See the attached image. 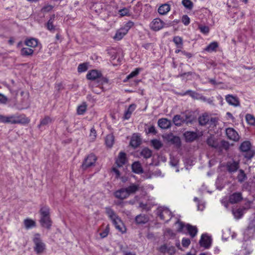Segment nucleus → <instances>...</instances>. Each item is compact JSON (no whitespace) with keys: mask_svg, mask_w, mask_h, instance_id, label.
<instances>
[{"mask_svg":"<svg viewBox=\"0 0 255 255\" xmlns=\"http://www.w3.org/2000/svg\"><path fill=\"white\" fill-rule=\"evenodd\" d=\"M32 241L34 244L33 249L37 254L43 253L46 250V245L42 241L41 235L36 233L33 235Z\"/></svg>","mask_w":255,"mask_h":255,"instance_id":"f257e3e1","label":"nucleus"},{"mask_svg":"<svg viewBox=\"0 0 255 255\" xmlns=\"http://www.w3.org/2000/svg\"><path fill=\"white\" fill-rule=\"evenodd\" d=\"M9 124H27L30 122V119L24 114L16 113L8 115Z\"/></svg>","mask_w":255,"mask_h":255,"instance_id":"f03ea898","label":"nucleus"},{"mask_svg":"<svg viewBox=\"0 0 255 255\" xmlns=\"http://www.w3.org/2000/svg\"><path fill=\"white\" fill-rule=\"evenodd\" d=\"M251 144L249 141H244L240 145L241 150L244 152L243 155L248 159H251L255 155V152L251 149Z\"/></svg>","mask_w":255,"mask_h":255,"instance_id":"7ed1b4c3","label":"nucleus"},{"mask_svg":"<svg viewBox=\"0 0 255 255\" xmlns=\"http://www.w3.org/2000/svg\"><path fill=\"white\" fill-rule=\"evenodd\" d=\"M97 160V157L94 154H90L83 161L81 168L83 170H85L88 168L95 165V163Z\"/></svg>","mask_w":255,"mask_h":255,"instance_id":"20e7f679","label":"nucleus"},{"mask_svg":"<svg viewBox=\"0 0 255 255\" xmlns=\"http://www.w3.org/2000/svg\"><path fill=\"white\" fill-rule=\"evenodd\" d=\"M158 215L160 219L168 222L172 218V213L167 208L161 207L158 209Z\"/></svg>","mask_w":255,"mask_h":255,"instance_id":"39448f33","label":"nucleus"},{"mask_svg":"<svg viewBox=\"0 0 255 255\" xmlns=\"http://www.w3.org/2000/svg\"><path fill=\"white\" fill-rule=\"evenodd\" d=\"M165 23L160 18L154 19L150 23V28L153 31H158L164 27Z\"/></svg>","mask_w":255,"mask_h":255,"instance_id":"423d86ee","label":"nucleus"},{"mask_svg":"<svg viewBox=\"0 0 255 255\" xmlns=\"http://www.w3.org/2000/svg\"><path fill=\"white\" fill-rule=\"evenodd\" d=\"M239 161L234 160H229L226 164V168L230 173L236 172L239 168Z\"/></svg>","mask_w":255,"mask_h":255,"instance_id":"0eeeda50","label":"nucleus"},{"mask_svg":"<svg viewBox=\"0 0 255 255\" xmlns=\"http://www.w3.org/2000/svg\"><path fill=\"white\" fill-rule=\"evenodd\" d=\"M226 133L228 138L233 141H238L240 136L236 130L232 128H228L226 129Z\"/></svg>","mask_w":255,"mask_h":255,"instance_id":"6e6552de","label":"nucleus"},{"mask_svg":"<svg viewBox=\"0 0 255 255\" xmlns=\"http://www.w3.org/2000/svg\"><path fill=\"white\" fill-rule=\"evenodd\" d=\"M192 120H187L185 119L184 117H182L181 115H176L174 116L173 118V122L174 125L176 126L179 127L182 125L183 123L188 124L191 123Z\"/></svg>","mask_w":255,"mask_h":255,"instance_id":"1a4fd4ad","label":"nucleus"},{"mask_svg":"<svg viewBox=\"0 0 255 255\" xmlns=\"http://www.w3.org/2000/svg\"><path fill=\"white\" fill-rule=\"evenodd\" d=\"M201 247L208 249L211 245V238L207 234H203L199 241Z\"/></svg>","mask_w":255,"mask_h":255,"instance_id":"9d476101","label":"nucleus"},{"mask_svg":"<svg viewBox=\"0 0 255 255\" xmlns=\"http://www.w3.org/2000/svg\"><path fill=\"white\" fill-rule=\"evenodd\" d=\"M159 251L164 254H167L169 255H173L175 252V248L173 246H169L164 244L159 247Z\"/></svg>","mask_w":255,"mask_h":255,"instance_id":"9b49d317","label":"nucleus"},{"mask_svg":"<svg viewBox=\"0 0 255 255\" xmlns=\"http://www.w3.org/2000/svg\"><path fill=\"white\" fill-rule=\"evenodd\" d=\"M106 214L112 223L118 220L120 218L118 216L115 211L110 207H106L105 208Z\"/></svg>","mask_w":255,"mask_h":255,"instance_id":"f8f14e48","label":"nucleus"},{"mask_svg":"<svg viewBox=\"0 0 255 255\" xmlns=\"http://www.w3.org/2000/svg\"><path fill=\"white\" fill-rule=\"evenodd\" d=\"M225 99L230 105L238 107L240 105L239 99L236 96H234L232 95H228L226 96Z\"/></svg>","mask_w":255,"mask_h":255,"instance_id":"ddd939ff","label":"nucleus"},{"mask_svg":"<svg viewBox=\"0 0 255 255\" xmlns=\"http://www.w3.org/2000/svg\"><path fill=\"white\" fill-rule=\"evenodd\" d=\"M102 76V73L97 70H90L87 75L86 77L87 79L90 80H96L99 79Z\"/></svg>","mask_w":255,"mask_h":255,"instance_id":"4468645a","label":"nucleus"},{"mask_svg":"<svg viewBox=\"0 0 255 255\" xmlns=\"http://www.w3.org/2000/svg\"><path fill=\"white\" fill-rule=\"evenodd\" d=\"M114 194L116 198L121 200L126 199L129 196L125 188H123L116 191Z\"/></svg>","mask_w":255,"mask_h":255,"instance_id":"2eb2a0df","label":"nucleus"},{"mask_svg":"<svg viewBox=\"0 0 255 255\" xmlns=\"http://www.w3.org/2000/svg\"><path fill=\"white\" fill-rule=\"evenodd\" d=\"M127 161V159L126 157V154L124 152H120L116 161V163L118 166H123L126 163Z\"/></svg>","mask_w":255,"mask_h":255,"instance_id":"dca6fc26","label":"nucleus"},{"mask_svg":"<svg viewBox=\"0 0 255 255\" xmlns=\"http://www.w3.org/2000/svg\"><path fill=\"white\" fill-rule=\"evenodd\" d=\"M243 197L240 192H235L229 196V202L232 204H236L242 201Z\"/></svg>","mask_w":255,"mask_h":255,"instance_id":"f3484780","label":"nucleus"},{"mask_svg":"<svg viewBox=\"0 0 255 255\" xmlns=\"http://www.w3.org/2000/svg\"><path fill=\"white\" fill-rule=\"evenodd\" d=\"M116 229L122 234L126 232V228L121 218L113 223Z\"/></svg>","mask_w":255,"mask_h":255,"instance_id":"a211bd4d","label":"nucleus"},{"mask_svg":"<svg viewBox=\"0 0 255 255\" xmlns=\"http://www.w3.org/2000/svg\"><path fill=\"white\" fill-rule=\"evenodd\" d=\"M158 125L162 129H167L171 127V122L167 119L162 118L158 120Z\"/></svg>","mask_w":255,"mask_h":255,"instance_id":"6ab92c4d","label":"nucleus"},{"mask_svg":"<svg viewBox=\"0 0 255 255\" xmlns=\"http://www.w3.org/2000/svg\"><path fill=\"white\" fill-rule=\"evenodd\" d=\"M40 222L42 227L47 229H50L51 226L50 217H40Z\"/></svg>","mask_w":255,"mask_h":255,"instance_id":"aec40b11","label":"nucleus"},{"mask_svg":"<svg viewBox=\"0 0 255 255\" xmlns=\"http://www.w3.org/2000/svg\"><path fill=\"white\" fill-rule=\"evenodd\" d=\"M170 10V5L167 3L161 4L158 8V12L160 15L166 14Z\"/></svg>","mask_w":255,"mask_h":255,"instance_id":"412c9836","label":"nucleus"},{"mask_svg":"<svg viewBox=\"0 0 255 255\" xmlns=\"http://www.w3.org/2000/svg\"><path fill=\"white\" fill-rule=\"evenodd\" d=\"M149 220L147 216L144 214H140L137 215L135 219V221L137 224H144L146 223Z\"/></svg>","mask_w":255,"mask_h":255,"instance_id":"4be33fe9","label":"nucleus"},{"mask_svg":"<svg viewBox=\"0 0 255 255\" xmlns=\"http://www.w3.org/2000/svg\"><path fill=\"white\" fill-rule=\"evenodd\" d=\"M141 143V139L137 135L133 134L132 136L130 141V145L136 148L138 147Z\"/></svg>","mask_w":255,"mask_h":255,"instance_id":"5701e85b","label":"nucleus"},{"mask_svg":"<svg viewBox=\"0 0 255 255\" xmlns=\"http://www.w3.org/2000/svg\"><path fill=\"white\" fill-rule=\"evenodd\" d=\"M184 136L187 141L191 142L195 140L197 138V134L193 131H186L184 133Z\"/></svg>","mask_w":255,"mask_h":255,"instance_id":"b1692460","label":"nucleus"},{"mask_svg":"<svg viewBox=\"0 0 255 255\" xmlns=\"http://www.w3.org/2000/svg\"><path fill=\"white\" fill-rule=\"evenodd\" d=\"M38 40L34 38L26 39L24 41V44L27 46L31 48L36 47L38 45Z\"/></svg>","mask_w":255,"mask_h":255,"instance_id":"393cba45","label":"nucleus"},{"mask_svg":"<svg viewBox=\"0 0 255 255\" xmlns=\"http://www.w3.org/2000/svg\"><path fill=\"white\" fill-rule=\"evenodd\" d=\"M128 32L123 27L117 31L116 34L114 36V39L116 40H121Z\"/></svg>","mask_w":255,"mask_h":255,"instance_id":"a878e982","label":"nucleus"},{"mask_svg":"<svg viewBox=\"0 0 255 255\" xmlns=\"http://www.w3.org/2000/svg\"><path fill=\"white\" fill-rule=\"evenodd\" d=\"M207 143L210 146L217 148L219 146V142L217 139L213 136H210L207 140Z\"/></svg>","mask_w":255,"mask_h":255,"instance_id":"bb28decb","label":"nucleus"},{"mask_svg":"<svg viewBox=\"0 0 255 255\" xmlns=\"http://www.w3.org/2000/svg\"><path fill=\"white\" fill-rule=\"evenodd\" d=\"M136 108L135 104H131L128 107V110L125 112L124 118L125 120H128L130 118L132 113L134 111Z\"/></svg>","mask_w":255,"mask_h":255,"instance_id":"cd10ccee","label":"nucleus"},{"mask_svg":"<svg viewBox=\"0 0 255 255\" xmlns=\"http://www.w3.org/2000/svg\"><path fill=\"white\" fill-rule=\"evenodd\" d=\"M132 171L135 173H142L143 170L140 163L139 162H134L131 166Z\"/></svg>","mask_w":255,"mask_h":255,"instance_id":"c85d7f7f","label":"nucleus"},{"mask_svg":"<svg viewBox=\"0 0 255 255\" xmlns=\"http://www.w3.org/2000/svg\"><path fill=\"white\" fill-rule=\"evenodd\" d=\"M34 50L28 47H23L20 50V55L22 56H29L33 55Z\"/></svg>","mask_w":255,"mask_h":255,"instance_id":"c756f323","label":"nucleus"},{"mask_svg":"<svg viewBox=\"0 0 255 255\" xmlns=\"http://www.w3.org/2000/svg\"><path fill=\"white\" fill-rule=\"evenodd\" d=\"M186 229L192 238H194L197 235L198 230L196 227L187 224L186 226Z\"/></svg>","mask_w":255,"mask_h":255,"instance_id":"7c9ffc66","label":"nucleus"},{"mask_svg":"<svg viewBox=\"0 0 255 255\" xmlns=\"http://www.w3.org/2000/svg\"><path fill=\"white\" fill-rule=\"evenodd\" d=\"M125 189L129 196V195L135 193L139 190V186L134 184H131L128 187L125 188Z\"/></svg>","mask_w":255,"mask_h":255,"instance_id":"2f4dec72","label":"nucleus"},{"mask_svg":"<svg viewBox=\"0 0 255 255\" xmlns=\"http://www.w3.org/2000/svg\"><path fill=\"white\" fill-rule=\"evenodd\" d=\"M219 46L217 42L214 41L210 43L205 49L206 51L208 52H212L216 51L217 48Z\"/></svg>","mask_w":255,"mask_h":255,"instance_id":"473e14b6","label":"nucleus"},{"mask_svg":"<svg viewBox=\"0 0 255 255\" xmlns=\"http://www.w3.org/2000/svg\"><path fill=\"white\" fill-rule=\"evenodd\" d=\"M23 223L24 227L26 229H31L36 226L35 222L30 219H25L23 221Z\"/></svg>","mask_w":255,"mask_h":255,"instance_id":"72a5a7b5","label":"nucleus"},{"mask_svg":"<svg viewBox=\"0 0 255 255\" xmlns=\"http://www.w3.org/2000/svg\"><path fill=\"white\" fill-rule=\"evenodd\" d=\"M173 41L178 48H182L183 46V39L179 36H174L173 38Z\"/></svg>","mask_w":255,"mask_h":255,"instance_id":"f704fd0d","label":"nucleus"},{"mask_svg":"<svg viewBox=\"0 0 255 255\" xmlns=\"http://www.w3.org/2000/svg\"><path fill=\"white\" fill-rule=\"evenodd\" d=\"M39 212L40 217H50V209L47 206L41 207Z\"/></svg>","mask_w":255,"mask_h":255,"instance_id":"c9c22d12","label":"nucleus"},{"mask_svg":"<svg viewBox=\"0 0 255 255\" xmlns=\"http://www.w3.org/2000/svg\"><path fill=\"white\" fill-rule=\"evenodd\" d=\"M141 69L139 68H136L134 71H132L129 74H128L126 78L124 80V82H127L129 79H131L137 75L139 74V72L141 71Z\"/></svg>","mask_w":255,"mask_h":255,"instance_id":"e433bc0d","label":"nucleus"},{"mask_svg":"<svg viewBox=\"0 0 255 255\" xmlns=\"http://www.w3.org/2000/svg\"><path fill=\"white\" fill-rule=\"evenodd\" d=\"M114 143V136L113 134H110L107 135L105 138V143L109 147H111Z\"/></svg>","mask_w":255,"mask_h":255,"instance_id":"4c0bfd02","label":"nucleus"},{"mask_svg":"<svg viewBox=\"0 0 255 255\" xmlns=\"http://www.w3.org/2000/svg\"><path fill=\"white\" fill-rule=\"evenodd\" d=\"M54 19V15H53L52 17H50L46 24L47 29L52 32H53L55 30V26L53 24Z\"/></svg>","mask_w":255,"mask_h":255,"instance_id":"58836bf2","label":"nucleus"},{"mask_svg":"<svg viewBox=\"0 0 255 255\" xmlns=\"http://www.w3.org/2000/svg\"><path fill=\"white\" fill-rule=\"evenodd\" d=\"M247 179V176L243 169H240L239 171V173L237 176V179L239 182L243 183Z\"/></svg>","mask_w":255,"mask_h":255,"instance_id":"ea45409f","label":"nucleus"},{"mask_svg":"<svg viewBox=\"0 0 255 255\" xmlns=\"http://www.w3.org/2000/svg\"><path fill=\"white\" fill-rule=\"evenodd\" d=\"M51 121L52 120L49 117L46 116L40 120V124L38 125V127L39 128H40L42 127L48 125Z\"/></svg>","mask_w":255,"mask_h":255,"instance_id":"a19ab883","label":"nucleus"},{"mask_svg":"<svg viewBox=\"0 0 255 255\" xmlns=\"http://www.w3.org/2000/svg\"><path fill=\"white\" fill-rule=\"evenodd\" d=\"M209 121V117L207 115L204 114L199 118V123L201 126L206 125Z\"/></svg>","mask_w":255,"mask_h":255,"instance_id":"79ce46f5","label":"nucleus"},{"mask_svg":"<svg viewBox=\"0 0 255 255\" xmlns=\"http://www.w3.org/2000/svg\"><path fill=\"white\" fill-rule=\"evenodd\" d=\"M152 155V151L148 148H145L140 152V155L144 158L147 159L150 158Z\"/></svg>","mask_w":255,"mask_h":255,"instance_id":"37998d69","label":"nucleus"},{"mask_svg":"<svg viewBox=\"0 0 255 255\" xmlns=\"http://www.w3.org/2000/svg\"><path fill=\"white\" fill-rule=\"evenodd\" d=\"M118 13L120 15L121 17L125 16H129L131 15L129 8L127 7H124L122 9L119 10Z\"/></svg>","mask_w":255,"mask_h":255,"instance_id":"c03bdc74","label":"nucleus"},{"mask_svg":"<svg viewBox=\"0 0 255 255\" xmlns=\"http://www.w3.org/2000/svg\"><path fill=\"white\" fill-rule=\"evenodd\" d=\"M246 120L247 122L250 125H255V117L250 114H248L246 116Z\"/></svg>","mask_w":255,"mask_h":255,"instance_id":"a18cd8bd","label":"nucleus"},{"mask_svg":"<svg viewBox=\"0 0 255 255\" xmlns=\"http://www.w3.org/2000/svg\"><path fill=\"white\" fill-rule=\"evenodd\" d=\"M151 143L153 147L157 150L159 149L162 146L161 141L156 139H152L151 141Z\"/></svg>","mask_w":255,"mask_h":255,"instance_id":"49530a36","label":"nucleus"},{"mask_svg":"<svg viewBox=\"0 0 255 255\" xmlns=\"http://www.w3.org/2000/svg\"><path fill=\"white\" fill-rule=\"evenodd\" d=\"M182 3L187 9L191 10L193 6V3L190 0H182Z\"/></svg>","mask_w":255,"mask_h":255,"instance_id":"de8ad7c7","label":"nucleus"},{"mask_svg":"<svg viewBox=\"0 0 255 255\" xmlns=\"http://www.w3.org/2000/svg\"><path fill=\"white\" fill-rule=\"evenodd\" d=\"M233 214L237 218H240L243 215V210L242 209H238L237 210H233Z\"/></svg>","mask_w":255,"mask_h":255,"instance_id":"09e8293b","label":"nucleus"},{"mask_svg":"<svg viewBox=\"0 0 255 255\" xmlns=\"http://www.w3.org/2000/svg\"><path fill=\"white\" fill-rule=\"evenodd\" d=\"M110 232V226L109 225H107L106 226V228L104 229V230L100 234V236L102 238H104L106 237Z\"/></svg>","mask_w":255,"mask_h":255,"instance_id":"8fccbe9b","label":"nucleus"},{"mask_svg":"<svg viewBox=\"0 0 255 255\" xmlns=\"http://www.w3.org/2000/svg\"><path fill=\"white\" fill-rule=\"evenodd\" d=\"M88 69L87 65L86 63L80 64L78 67V71L79 73L85 72Z\"/></svg>","mask_w":255,"mask_h":255,"instance_id":"3c124183","label":"nucleus"},{"mask_svg":"<svg viewBox=\"0 0 255 255\" xmlns=\"http://www.w3.org/2000/svg\"><path fill=\"white\" fill-rule=\"evenodd\" d=\"M86 110V105H82L79 106L77 108V114L78 115H83Z\"/></svg>","mask_w":255,"mask_h":255,"instance_id":"603ef678","label":"nucleus"},{"mask_svg":"<svg viewBox=\"0 0 255 255\" xmlns=\"http://www.w3.org/2000/svg\"><path fill=\"white\" fill-rule=\"evenodd\" d=\"M199 29L201 32L204 34H207L209 32V28L207 26L205 25H199Z\"/></svg>","mask_w":255,"mask_h":255,"instance_id":"864d4df0","label":"nucleus"},{"mask_svg":"<svg viewBox=\"0 0 255 255\" xmlns=\"http://www.w3.org/2000/svg\"><path fill=\"white\" fill-rule=\"evenodd\" d=\"M181 21L182 23L185 25H188L190 22V18L187 15H183L182 16Z\"/></svg>","mask_w":255,"mask_h":255,"instance_id":"5fc2aeb1","label":"nucleus"},{"mask_svg":"<svg viewBox=\"0 0 255 255\" xmlns=\"http://www.w3.org/2000/svg\"><path fill=\"white\" fill-rule=\"evenodd\" d=\"M0 123L9 124L8 116L0 115Z\"/></svg>","mask_w":255,"mask_h":255,"instance_id":"6e6d98bb","label":"nucleus"},{"mask_svg":"<svg viewBox=\"0 0 255 255\" xmlns=\"http://www.w3.org/2000/svg\"><path fill=\"white\" fill-rule=\"evenodd\" d=\"M134 23L131 21H128L123 28L128 32V30L133 26Z\"/></svg>","mask_w":255,"mask_h":255,"instance_id":"4d7b16f0","label":"nucleus"},{"mask_svg":"<svg viewBox=\"0 0 255 255\" xmlns=\"http://www.w3.org/2000/svg\"><path fill=\"white\" fill-rule=\"evenodd\" d=\"M90 137L91 140V141H94L96 137H97V133L95 129L93 128L91 129L90 133Z\"/></svg>","mask_w":255,"mask_h":255,"instance_id":"13d9d810","label":"nucleus"},{"mask_svg":"<svg viewBox=\"0 0 255 255\" xmlns=\"http://www.w3.org/2000/svg\"><path fill=\"white\" fill-rule=\"evenodd\" d=\"M98 82L101 85H103L104 84H107L109 82V79L106 77L102 76V75L100 77L98 80Z\"/></svg>","mask_w":255,"mask_h":255,"instance_id":"bf43d9fd","label":"nucleus"},{"mask_svg":"<svg viewBox=\"0 0 255 255\" xmlns=\"http://www.w3.org/2000/svg\"><path fill=\"white\" fill-rule=\"evenodd\" d=\"M190 239H188V238H183L182 240V245L183 246V247H185V248H187L188 247L189 245L190 244Z\"/></svg>","mask_w":255,"mask_h":255,"instance_id":"052dcab7","label":"nucleus"},{"mask_svg":"<svg viewBox=\"0 0 255 255\" xmlns=\"http://www.w3.org/2000/svg\"><path fill=\"white\" fill-rule=\"evenodd\" d=\"M169 140L173 143H178L180 141V139L178 137L171 135L169 136Z\"/></svg>","mask_w":255,"mask_h":255,"instance_id":"680f3d73","label":"nucleus"},{"mask_svg":"<svg viewBox=\"0 0 255 255\" xmlns=\"http://www.w3.org/2000/svg\"><path fill=\"white\" fill-rule=\"evenodd\" d=\"M175 224L178 226V228H177L178 232H181L182 231V229H183L184 226L183 223L182 222H180V221L178 220L176 222Z\"/></svg>","mask_w":255,"mask_h":255,"instance_id":"e2e57ef3","label":"nucleus"},{"mask_svg":"<svg viewBox=\"0 0 255 255\" xmlns=\"http://www.w3.org/2000/svg\"><path fill=\"white\" fill-rule=\"evenodd\" d=\"M7 100L8 99L6 96L0 93V104H5Z\"/></svg>","mask_w":255,"mask_h":255,"instance_id":"0e129e2a","label":"nucleus"},{"mask_svg":"<svg viewBox=\"0 0 255 255\" xmlns=\"http://www.w3.org/2000/svg\"><path fill=\"white\" fill-rule=\"evenodd\" d=\"M53 7L52 5H47L43 7L41 9V11L42 12H48L51 10L53 9Z\"/></svg>","mask_w":255,"mask_h":255,"instance_id":"69168bd1","label":"nucleus"},{"mask_svg":"<svg viewBox=\"0 0 255 255\" xmlns=\"http://www.w3.org/2000/svg\"><path fill=\"white\" fill-rule=\"evenodd\" d=\"M147 133H153L156 134V131L154 126H151L148 128Z\"/></svg>","mask_w":255,"mask_h":255,"instance_id":"338daca9","label":"nucleus"},{"mask_svg":"<svg viewBox=\"0 0 255 255\" xmlns=\"http://www.w3.org/2000/svg\"><path fill=\"white\" fill-rule=\"evenodd\" d=\"M181 52L183 55H185L188 58H190L193 56L192 53L186 52L185 51H181Z\"/></svg>","mask_w":255,"mask_h":255,"instance_id":"774afa93","label":"nucleus"}]
</instances>
